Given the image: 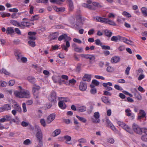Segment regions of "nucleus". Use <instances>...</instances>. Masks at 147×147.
I'll list each match as a JSON object with an SVG mask.
<instances>
[{"label":"nucleus","mask_w":147,"mask_h":147,"mask_svg":"<svg viewBox=\"0 0 147 147\" xmlns=\"http://www.w3.org/2000/svg\"><path fill=\"white\" fill-rule=\"evenodd\" d=\"M19 88L20 90V91H16L14 92L16 96L21 98H30V93L29 91L22 89L21 86H19Z\"/></svg>","instance_id":"f257e3e1"},{"label":"nucleus","mask_w":147,"mask_h":147,"mask_svg":"<svg viewBox=\"0 0 147 147\" xmlns=\"http://www.w3.org/2000/svg\"><path fill=\"white\" fill-rule=\"evenodd\" d=\"M11 120V116L9 115H6L3 117V118L0 119V129L2 130L6 129L5 127L1 124V123H3L5 122L9 121Z\"/></svg>","instance_id":"f03ea898"},{"label":"nucleus","mask_w":147,"mask_h":147,"mask_svg":"<svg viewBox=\"0 0 147 147\" xmlns=\"http://www.w3.org/2000/svg\"><path fill=\"white\" fill-rule=\"evenodd\" d=\"M132 129L134 132L137 134H142V128H140L137 124L135 123L133 124Z\"/></svg>","instance_id":"7ed1b4c3"},{"label":"nucleus","mask_w":147,"mask_h":147,"mask_svg":"<svg viewBox=\"0 0 147 147\" xmlns=\"http://www.w3.org/2000/svg\"><path fill=\"white\" fill-rule=\"evenodd\" d=\"M118 123L120 126L122 127L127 132H129L130 134H133V131L128 125H126L125 123L121 122H119Z\"/></svg>","instance_id":"20e7f679"},{"label":"nucleus","mask_w":147,"mask_h":147,"mask_svg":"<svg viewBox=\"0 0 147 147\" xmlns=\"http://www.w3.org/2000/svg\"><path fill=\"white\" fill-rule=\"evenodd\" d=\"M56 93L55 91H53L49 98V100L51 102L55 103L56 101Z\"/></svg>","instance_id":"39448f33"},{"label":"nucleus","mask_w":147,"mask_h":147,"mask_svg":"<svg viewBox=\"0 0 147 147\" xmlns=\"http://www.w3.org/2000/svg\"><path fill=\"white\" fill-rule=\"evenodd\" d=\"M72 46L74 48V51L76 52L81 53L83 51V49L82 47H79L75 43H73Z\"/></svg>","instance_id":"423d86ee"},{"label":"nucleus","mask_w":147,"mask_h":147,"mask_svg":"<svg viewBox=\"0 0 147 147\" xmlns=\"http://www.w3.org/2000/svg\"><path fill=\"white\" fill-rule=\"evenodd\" d=\"M94 117L95 119H92V122L94 123H99L100 121L99 119L100 115L98 112H95L94 114Z\"/></svg>","instance_id":"0eeeda50"},{"label":"nucleus","mask_w":147,"mask_h":147,"mask_svg":"<svg viewBox=\"0 0 147 147\" xmlns=\"http://www.w3.org/2000/svg\"><path fill=\"white\" fill-rule=\"evenodd\" d=\"M87 84L84 82H80L79 88L81 91H85L87 88Z\"/></svg>","instance_id":"6e6552de"},{"label":"nucleus","mask_w":147,"mask_h":147,"mask_svg":"<svg viewBox=\"0 0 147 147\" xmlns=\"http://www.w3.org/2000/svg\"><path fill=\"white\" fill-rule=\"evenodd\" d=\"M94 19L96 20V21L102 23H105L106 20V18L101 17L99 16L94 17Z\"/></svg>","instance_id":"1a4fd4ad"},{"label":"nucleus","mask_w":147,"mask_h":147,"mask_svg":"<svg viewBox=\"0 0 147 147\" xmlns=\"http://www.w3.org/2000/svg\"><path fill=\"white\" fill-rule=\"evenodd\" d=\"M55 117V114L53 113L51 114L47 118V122L49 123L51 122L54 119Z\"/></svg>","instance_id":"9d476101"},{"label":"nucleus","mask_w":147,"mask_h":147,"mask_svg":"<svg viewBox=\"0 0 147 147\" xmlns=\"http://www.w3.org/2000/svg\"><path fill=\"white\" fill-rule=\"evenodd\" d=\"M82 5L84 7L93 10H95L96 9V8L93 7V6L87 3H83L82 4Z\"/></svg>","instance_id":"9b49d317"},{"label":"nucleus","mask_w":147,"mask_h":147,"mask_svg":"<svg viewBox=\"0 0 147 147\" xmlns=\"http://www.w3.org/2000/svg\"><path fill=\"white\" fill-rule=\"evenodd\" d=\"M134 90L135 91V92L134 93V95L136 98L138 100H140L142 99V97L141 96L139 92H138L136 88H135Z\"/></svg>","instance_id":"f8f14e48"},{"label":"nucleus","mask_w":147,"mask_h":147,"mask_svg":"<svg viewBox=\"0 0 147 147\" xmlns=\"http://www.w3.org/2000/svg\"><path fill=\"white\" fill-rule=\"evenodd\" d=\"M36 136L38 141H42L43 135L42 131L37 132Z\"/></svg>","instance_id":"ddd939ff"},{"label":"nucleus","mask_w":147,"mask_h":147,"mask_svg":"<svg viewBox=\"0 0 147 147\" xmlns=\"http://www.w3.org/2000/svg\"><path fill=\"white\" fill-rule=\"evenodd\" d=\"M120 58L118 56H115L111 59V62L112 63H114L119 61Z\"/></svg>","instance_id":"4468645a"},{"label":"nucleus","mask_w":147,"mask_h":147,"mask_svg":"<svg viewBox=\"0 0 147 147\" xmlns=\"http://www.w3.org/2000/svg\"><path fill=\"white\" fill-rule=\"evenodd\" d=\"M91 77L90 75L85 74L82 78V79L83 81L89 82L91 80Z\"/></svg>","instance_id":"2eb2a0df"},{"label":"nucleus","mask_w":147,"mask_h":147,"mask_svg":"<svg viewBox=\"0 0 147 147\" xmlns=\"http://www.w3.org/2000/svg\"><path fill=\"white\" fill-rule=\"evenodd\" d=\"M30 23L28 22H22L20 24V27L21 28H23L24 26L28 27L30 26Z\"/></svg>","instance_id":"dca6fc26"},{"label":"nucleus","mask_w":147,"mask_h":147,"mask_svg":"<svg viewBox=\"0 0 147 147\" xmlns=\"http://www.w3.org/2000/svg\"><path fill=\"white\" fill-rule=\"evenodd\" d=\"M106 20L105 22V23L107 24L113 26H116V24L113 21L110 20L108 18H106Z\"/></svg>","instance_id":"f3484780"},{"label":"nucleus","mask_w":147,"mask_h":147,"mask_svg":"<svg viewBox=\"0 0 147 147\" xmlns=\"http://www.w3.org/2000/svg\"><path fill=\"white\" fill-rule=\"evenodd\" d=\"M59 35V34L58 32H55L53 34L50 36V38L51 40H53L56 39Z\"/></svg>","instance_id":"a211bd4d"},{"label":"nucleus","mask_w":147,"mask_h":147,"mask_svg":"<svg viewBox=\"0 0 147 147\" xmlns=\"http://www.w3.org/2000/svg\"><path fill=\"white\" fill-rule=\"evenodd\" d=\"M6 32V33L7 34H11L14 33V30H13L12 27H8L7 28Z\"/></svg>","instance_id":"6ab92c4d"},{"label":"nucleus","mask_w":147,"mask_h":147,"mask_svg":"<svg viewBox=\"0 0 147 147\" xmlns=\"http://www.w3.org/2000/svg\"><path fill=\"white\" fill-rule=\"evenodd\" d=\"M142 13L144 17L147 16V8L143 7L141 9Z\"/></svg>","instance_id":"aec40b11"},{"label":"nucleus","mask_w":147,"mask_h":147,"mask_svg":"<svg viewBox=\"0 0 147 147\" xmlns=\"http://www.w3.org/2000/svg\"><path fill=\"white\" fill-rule=\"evenodd\" d=\"M58 105L59 107L62 109H65L66 107V106L65 104L63 103V101H60L59 102Z\"/></svg>","instance_id":"412c9836"},{"label":"nucleus","mask_w":147,"mask_h":147,"mask_svg":"<svg viewBox=\"0 0 147 147\" xmlns=\"http://www.w3.org/2000/svg\"><path fill=\"white\" fill-rule=\"evenodd\" d=\"M102 101L105 104L107 105L110 104V102L108 99V98L106 96H103L101 98Z\"/></svg>","instance_id":"4be33fe9"},{"label":"nucleus","mask_w":147,"mask_h":147,"mask_svg":"<svg viewBox=\"0 0 147 147\" xmlns=\"http://www.w3.org/2000/svg\"><path fill=\"white\" fill-rule=\"evenodd\" d=\"M60 77L58 76H54L52 78L54 82L55 83H57L59 82V80H60Z\"/></svg>","instance_id":"5701e85b"},{"label":"nucleus","mask_w":147,"mask_h":147,"mask_svg":"<svg viewBox=\"0 0 147 147\" xmlns=\"http://www.w3.org/2000/svg\"><path fill=\"white\" fill-rule=\"evenodd\" d=\"M10 22L11 24L16 26L20 27V23L16 20H10Z\"/></svg>","instance_id":"b1692460"},{"label":"nucleus","mask_w":147,"mask_h":147,"mask_svg":"<svg viewBox=\"0 0 147 147\" xmlns=\"http://www.w3.org/2000/svg\"><path fill=\"white\" fill-rule=\"evenodd\" d=\"M68 5L69 11H72L74 10V7L73 3L72 1L68 3Z\"/></svg>","instance_id":"393cba45"},{"label":"nucleus","mask_w":147,"mask_h":147,"mask_svg":"<svg viewBox=\"0 0 147 147\" xmlns=\"http://www.w3.org/2000/svg\"><path fill=\"white\" fill-rule=\"evenodd\" d=\"M33 129L36 132V133L42 131L40 127L38 125H35L33 127Z\"/></svg>","instance_id":"a878e982"},{"label":"nucleus","mask_w":147,"mask_h":147,"mask_svg":"<svg viewBox=\"0 0 147 147\" xmlns=\"http://www.w3.org/2000/svg\"><path fill=\"white\" fill-rule=\"evenodd\" d=\"M104 32L105 35L109 37H110L112 34V33L108 30H105Z\"/></svg>","instance_id":"bb28decb"},{"label":"nucleus","mask_w":147,"mask_h":147,"mask_svg":"<svg viewBox=\"0 0 147 147\" xmlns=\"http://www.w3.org/2000/svg\"><path fill=\"white\" fill-rule=\"evenodd\" d=\"M64 139L66 140V143L67 144H71V143H68L67 142L68 141H70L71 140V137L69 136H66L64 137Z\"/></svg>","instance_id":"cd10ccee"},{"label":"nucleus","mask_w":147,"mask_h":147,"mask_svg":"<svg viewBox=\"0 0 147 147\" xmlns=\"http://www.w3.org/2000/svg\"><path fill=\"white\" fill-rule=\"evenodd\" d=\"M76 117L80 121L84 123H85L87 121L86 119L85 118L78 115L76 116Z\"/></svg>","instance_id":"c85d7f7f"},{"label":"nucleus","mask_w":147,"mask_h":147,"mask_svg":"<svg viewBox=\"0 0 147 147\" xmlns=\"http://www.w3.org/2000/svg\"><path fill=\"white\" fill-rule=\"evenodd\" d=\"M92 4L93 6L95 8V7H96L99 8H101L103 7V6L99 3L96 2H93L92 3Z\"/></svg>","instance_id":"c756f323"},{"label":"nucleus","mask_w":147,"mask_h":147,"mask_svg":"<svg viewBox=\"0 0 147 147\" xmlns=\"http://www.w3.org/2000/svg\"><path fill=\"white\" fill-rule=\"evenodd\" d=\"M28 79L29 81L33 84L35 82V79L33 77H29L28 78Z\"/></svg>","instance_id":"7c9ffc66"},{"label":"nucleus","mask_w":147,"mask_h":147,"mask_svg":"<svg viewBox=\"0 0 147 147\" xmlns=\"http://www.w3.org/2000/svg\"><path fill=\"white\" fill-rule=\"evenodd\" d=\"M120 36L118 35L117 36H113L111 38V41H114L116 42L118 40H119Z\"/></svg>","instance_id":"2f4dec72"},{"label":"nucleus","mask_w":147,"mask_h":147,"mask_svg":"<svg viewBox=\"0 0 147 147\" xmlns=\"http://www.w3.org/2000/svg\"><path fill=\"white\" fill-rule=\"evenodd\" d=\"M3 107L5 111H8L11 109V106L9 104L5 105Z\"/></svg>","instance_id":"473e14b6"},{"label":"nucleus","mask_w":147,"mask_h":147,"mask_svg":"<svg viewBox=\"0 0 147 147\" xmlns=\"http://www.w3.org/2000/svg\"><path fill=\"white\" fill-rule=\"evenodd\" d=\"M38 16L37 15H35L31 17V18L29 20L30 21H33L35 20H37L38 19Z\"/></svg>","instance_id":"72a5a7b5"},{"label":"nucleus","mask_w":147,"mask_h":147,"mask_svg":"<svg viewBox=\"0 0 147 147\" xmlns=\"http://www.w3.org/2000/svg\"><path fill=\"white\" fill-rule=\"evenodd\" d=\"M15 56L16 57L17 60L19 61H20L21 58L22 57V55L20 53L15 54Z\"/></svg>","instance_id":"f704fd0d"},{"label":"nucleus","mask_w":147,"mask_h":147,"mask_svg":"<svg viewBox=\"0 0 147 147\" xmlns=\"http://www.w3.org/2000/svg\"><path fill=\"white\" fill-rule=\"evenodd\" d=\"M122 14L124 16H126L128 18L131 17V15L129 13L124 11L122 13Z\"/></svg>","instance_id":"c9c22d12"},{"label":"nucleus","mask_w":147,"mask_h":147,"mask_svg":"<svg viewBox=\"0 0 147 147\" xmlns=\"http://www.w3.org/2000/svg\"><path fill=\"white\" fill-rule=\"evenodd\" d=\"M85 58L87 59H89L90 60H91L92 59H95V57L94 56V55H87Z\"/></svg>","instance_id":"e433bc0d"},{"label":"nucleus","mask_w":147,"mask_h":147,"mask_svg":"<svg viewBox=\"0 0 147 147\" xmlns=\"http://www.w3.org/2000/svg\"><path fill=\"white\" fill-rule=\"evenodd\" d=\"M67 35L65 34L60 36L58 38V39L59 41H61L63 39H65L67 38Z\"/></svg>","instance_id":"4c0bfd02"},{"label":"nucleus","mask_w":147,"mask_h":147,"mask_svg":"<svg viewBox=\"0 0 147 147\" xmlns=\"http://www.w3.org/2000/svg\"><path fill=\"white\" fill-rule=\"evenodd\" d=\"M23 144L26 145H28L31 144V142L30 139H27L24 141Z\"/></svg>","instance_id":"58836bf2"},{"label":"nucleus","mask_w":147,"mask_h":147,"mask_svg":"<svg viewBox=\"0 0 147 147\" xmlns=\"http://www.w3.org/2000/svg\"><path fill=\"white\" fill-rule=\"evenodd\" d=\"M40 122L41 125L44 127H45L46 125V121L43 119H42L40 120Z\"/></svg>","instance_id":"ea45409f"},{"label":"nucleus","mask_w":147,"mask_h":147,"mask_svg":"<svg viewBox=\"0 0 147 147\" xmlns=\"http://www.w3.org/2000/svg\"><path fill=\"white\" fill-rule=\"evenodd\" d=\"M82 64L80 63H79L77 64V66L76 69V71L78 73H79L81 70V67Z\"/></svg>","instance_id":"a19ab883"},{"label":"nucleus","mask_w":147,"mask_h":147,"mask_svg":"<svg viewBox=\"0 0 147 147\" xmlns=\"http://www.w3.org/2000/svg\"><path fill=\"white\" fill-rule=\"evenodd\" d=\"M86 107H80L77 109V111L80 112H82L86 111Z\"/></svg>","instance_id":"79ce46f5"},{"label":"nucleus","mask_w":147,"mask_h":147,"mask_svg":"<svg viewBox=\"0 0 147 147\" xmlns=\"http://www.w3.org/2000/svg\"><path fill=\"white\" fill-rule=\"evenodd\" d=\"M1 73H3L4 74L7 75H9L10 73L9 72L6 71V70L4 69H2L0 70Z\"/></svg>","instance_id":"37998d69"},{"label":"nucleus","mask_w":147,"mask_h":147,"mask_svg":"<svg viewBox=\"0 0 147 147\" xmlns=\"http://www.w3.org/2000/svg\"><path fill=\"white\" fill-rule=\"evenodd\" d=\"M56 11L57 12H63L65 11V8L64 7L56 8Z\"/></svg>","instance_id":"c03bdc74"},{"label":"nucleus","mask_w":147,"mask_h":147,"mask_svg":"<svg viewBox=\"0 0 147 147\" xmlns=\"http://www.w3.org/2000/svg\"><path fill=\"white\" fill-rule=\"evenodd\" d=\"M61 132V130L59 129H56L54 132L53 133L55 134V136H56L59 135Z\"/></svg>","instance_id":"a18cd8bd"},{"label":"nucleus","mask_w":147,"mask_h":147,"mask_svg":"<svg viewBox=\"0 0 147 147\" xmlns=\"http://www.w3.org/2000/svg\"><path fill=\"white\" fill-rule=\"evenodd\" d=\"M14 108L16 111H21V107L17 104H15L14 105Z\"/></svg>","instance_id":"49530a36"},{"label":"nucleus","mask_w":147,"mask_h":147,"mask_svg":"<svg viewBox=\"0 0 147 147\" xmlns=\"http://www.w3.org/2000/svg\"><path fill=\"white\" fill-rule=\"evenodd\" d=\"M125 112L126 113V115L127 116H131V111L130 109H127L125 110Z\"/></svg>","instance_id":"de8ad7c7"},{"label":"nucleus","mask_w":147,"mask_h":147,"mask_svg":"<svg viewBox=\"0 0 147 147\" xmlns=\"http://www.w3.org/2000/svg\"><path fill=\"white\" fill-rule=\"evenodd\" d=\"M139 114L140 115L144 117H145L146 115V113L145 111L143 110H140L139 112Z\"/></svg>","instance_id":"09e8293b"},{"label":"nucleus","mask_w":147,"mask_h":147,"mask_svg":"<svg viewBox=\"0 0 147 147\" xmlns=\"http://www.w3.org/2000/svg\"><path fill=\"white\" fill-rule=\"evenodd\" d=\"M113 67L111 66H109L107 68V71L109 72H112L114 71Z\"/></svg>","instance_id":"8fccbe9b"},{"label":"nucleus","mask_w":147,"mask_h":147,"mask_svg":"<svg viewBox=\"0 0 147 147\" xmlns=\"http://www.w3.org/2000/svg\"><path fill=\"white\" fill-rule=\"evenodd\" d=\"M23 108V112L24 113L26 112L27 111L26 104L25 103H23L22 104Z\"/></svg>","instance_id":"3c124183"},{"label":"nucleus","mask_w":147,"mask_h":147,"mask_svg":"<svg viewBox=\"0 0 147 147\" xmlns=\"http://www.w3.org/2000/svg\"><path fill=\"white\" fill-rule=\"evenodd\" d=\"M28 43L29 45L32 47H34L35 46V42L31 40L28 42Z\"/></svg>","instance_id":"603ef678"},{"label":"nucleus","mask_w":147,"mask_h":147,"mask_svg":"<svg viewBox=\"0 0 147 147\" xmlns=\"http://www.w3.org/2000/svg\"><path fill=\"white\" fill-rule=\"evenodd\" d=\"M141 139L144 141L147 142V135H143L141 137Z\"/></svg>","instance_id":"864d4df0"},{"label":"nucleus","mask_w":147,"mask_h":147,"mask_svg":"<svg viewBox=\"0 0 147 147\" xmlns=\"http://www.w3.org/2000/svg\"><path fill=\"white\" fill-rule=\"evenodd\" d=\"M79 142L81 143H85L86 142V140L84 138H81L79 139L78 140Z\"/></svg>","instance_id":"5fc2aeb1"},{"label":"nucleus","mask_w":147,"mask_h":147,"mask_svg":"<svg viewBox=\"0 0 147 147\" xmlns=\"http://www.w3.org/2000/svg\"><path fill=\"white\" fill-rule=\"evenodd\" d=\"M96 89L95 88H91L90 90V92L92 94H94L96 93Z\"/></svg>","instance_id":"6e6d98bb"},{"label":"nucleus","mask_w":147,"mask_h":147,"mask_svg":"<svg viewBox=\"0 0 147 147\" xmlns=\"http://www.w3.org/2000/svg\"><path fill=\"white\" fill-rule=\"evenodd\" d=\"M27 61V59L25 57H22L21 58L20 61L19 62H22L23 63H26Z\"/></svg>","instance_id":"4d7b16f0"},{"label":"nucleus","mask_w":147,"mask_h":147,"mask_svg":"<svg viewBox=\"0 0 147 147\" xmlns=\"http://www.w3.org/2000/svg\"><path fill=\"white\" fill-rule=\"evenodd\" d=\"M21 125L24 127H26L29 125V123L24 121H22L21 123Z\"/></svg>","instance_id":"13d9d810"},{"label":"nucleus","mask_w":147,"mask_h":147,"mask_svg":"<svg viewBox=\"0 0 147 147\" xmlns=\"http://www.w3.org/2000/svg\"><path fill=\"white\" fill-rule=\"evenodd\" d=\"M115 142L114 139L111 138H109L107 139V142L111 144H113Z\"/></svg>","instance_id":"bf43d9fd"},{"label":"nucleus","mask_w":147,"mask_h":147,"mask_svg":"<svg viewBox=\"0 0 147 147\" xmlns=\"http://www.w3.org/2000/svg\"><path fill=\"white\" fill-rule=\"evenodd\" d=\"M102 85L104 87H107L108 85L110 86H111L112 85V84L110 82H108L107 83H103Z\"/></svg>","instance_id":"052dcab7"},{"label":"nucleus","mask_w":147,"mask_h":147,"mask_svg":"<svg viewBox=\"0 0 147 147\" xmlns=\"http://www.w3.org/2000/svg\"><path fill=\"white\" fill-rule=\"evenodd\" d=\"M130 69V67L129 66L127 67L125 70V74L127 75H129V71Z\"/></svg>","instance_id":"680f3d73"},{"label":"nucleus","mask_w":147,"mask_h":147,"mask_svg":"<svg viewBox=\"0 0 147 147\" xmlns=\"http://www.w3.org/2000/svg\"><path fill=\"white\" fill-rule=\"evenodd\" d=\"M92 83L96 86H98L99 84V82L96 80H94L92 81Z\"/></svg>","instance_id":"e2e57ef3"},{"label":"nucleus","mask_w":147,"mask_h":147,"mask_svg":"<svg viewBox=\"0 0 147 147\" xmlns=\"http://www.w3.org/2000/svg\"><path fill=\"white\" fill-rule=\"evenodd\" d=\"M42 141H38V144L36 147H42Z\"/></svg>","instance_id":"0e129e2a"},{"label":"nucleus","mask_w":147,"mask_h":147,"mask_svg":"<svg viewBox=\"0 0 147 147\" xmlns=\"http://www.w3.org/2000/svg\"><path fill=\"white\" fill-rule=\"evenodd\" d=\"M15 83L14 80H11L9 81V84L10 86H12Z\"/></svg>","instance_id":"69168bd1"},{"label":"nucleus","mask_w":147,"mask_h":147,"mask_svg":"<svg viewBox=\"0 0 147 147\" xmlns=\"http://www.w3.org/2000/svg\"><path fill=\"white\" fill-rule=\"evenodd\" d=\"M114 88L117 90H122V88L119 85L115 84L114 86Z\"/></svg>","instance_id":"338daca9"},{"label":"nucleus","mask_w":147,"mask_h":147,"mask_svg":"<svg viewBox=\"0 0 147 147\" xmlns=\"http://www.w3.org/2000/svg\"><path fill=\"white\" fill-rule=\"evenodd\" d=\"M95 42L96 44L98 45H100V46H102L100 40L99 39H97L95 41Z\"/></svg>","instance_id":"774afa93"}]
</instances>
